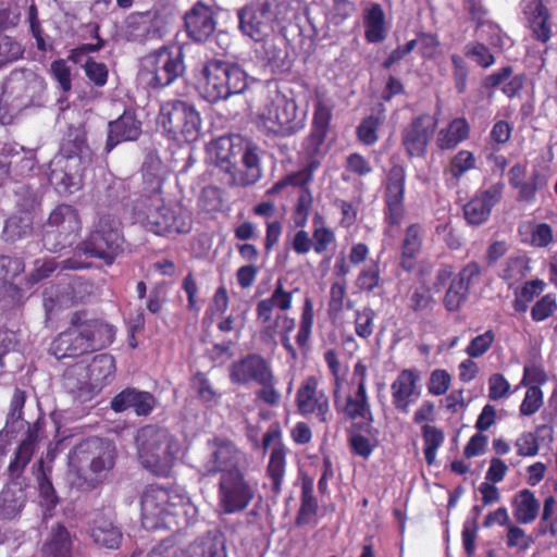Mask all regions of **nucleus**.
<instances>
[{
    "mask_svg": "<svg viewBox=\"0 0 557 557\" xmlns=\"http://www.w3.org/2000/svg\"><path fill=\"white\" fill-rule=\"evenodd\" d=\"M197 513V507L181 490H146L141 498L146 529H180L195 521Z\"/></svg>",
    "mask_w": 557,
    "mask_h": 557,
    "instance_id": "obj_1",
    "label": "nucleus"
},
{
    "mask_svg": "<svg viewBox=\"0 0 557 557\" xmlns=\"http://www.w3.org/2000/svg\"><path fill=\"white\" fill-rule=\"evenodd\" d=\"M216 165L227 176L228 185L248 186L261 176L259 157L239 135L221 136L211 144Z\"/></svg>",
    "mask_w": 557,
    "mask_h": 557,
    "instance_id": "obj_2",
    "label": "nucleus"
},
{
    "mask_svg": "<svg viewBox=\"0 0 557 557\" xmlns=\"http://www.w3.org/2000/svg\"><path fill=\"white\" fill-rule=\"evenodd\" d=\"M135 222L157 236L186 234L191 230L189 214L180 206L164 202L160 193L143 194L133 208Z\"/></svg>",
    "mask_w": 557,
    "mask_h": 557,
    "instance_id": "obj_3",
    "label": "nucleus"
},
{
    "mask_svg": "<svg viewBox=\"0 0 557 557\" xmlns=\"http://www.w3.org/2000/svg\"><path fill=\"white\" fill-rule=\"evenodd\" d=\"M198 79L202 84L205 98L212 103L243 94L248 87L247 74L242 66L221 59L208 60Z\"/></svg>",
    "mask_w": 557,
    "mask_h": 557,
    "instance_id": "obj_4",
    "label": "nucleus"
},
{
    "mask_svg": "<svg viewBox=\"0 0 557 557\" xmlns=\"http://www.w3.org/2000/svg\"><path fill=\"white\" fill-rule=\"evenodd\" d=\"M124 235L120 219L112 214H102L94 222L90 232L77 245L78 253L86 258L102 260L111 265L124 251Z\"/></svg>",
    "mask_w": 557,
    "mask_h": 557,
    "instance_id": "obj_5",
    "label": "nucleus"
},
{
    "mask_svg": "<svg viewBox=\"0 0 557 557\" xmlns=\"http://www.w3.org/2000/svg\"><path fill=\"white\" fill-rule=\"evenodd\" d=\"M141 465L156 475H166L173 465V438L165 428L147 424L135 436Z\"/></svg>",
    "mask_w": 557,
    "mask_h": 557,
    "instance_id": "obj_6",
    "label": "nucleus"
},
{
    "mask_svg": "<svg viewBox=\"0 0 557 557\" xmlns=\"http://www.w3.org/2000/svg\"><path fill=\"white\" fill-rule=\"evenodd\" d=\"M115 448L108 440L97 436L86 438L77 444L69 454V465L78 470L88 468L84 478L87 484H98L103 481L114 466Z\"/></svg>",
    "mask_w": 557,
    "mask_h": 557,
    "instance_id": "obj_7",
    "label": "nucleus"
},
{
    "mask_svg": "<svg viewBox=\"0 0 557 557\" xmlns=\"http://www.w3.org/2000/svg\"><path fill=\"white\" fill-rule=\"evenodd\" d=\"M159 123L175 140L196 141L200 134L201 119L195 107L183 100H170L160 108Z\"/></svg>",
    "mask_w": 557,
    "mask_h": 557,
    "instance_id": "obj_8",
    "label": "nucleus"
},
{
    "mask_svg": "<svg viewBox=\"0 0 557 557\" xmlns=\"http://www.w3.org/2000/svg\"><path fill=\"white\" fill-rule=\"evenodd\" d=\"M230 379L236 384L257 382L262 386L258 396L265 403L274 405L277 399L273 387L274 375L268 361L258 354H248L230 367Z\"/></svg>",
    "mask_w": 557,
    "mask_h": 557,
    "instance_id": "obj_9",
    "label": "nucleus"
},
{
    "mask_svg": "<svg viewBox=\"0 0 557 557\" xmlns=\"http://www.w3.org/2000/svg\"><path fill=\"white\" fill-rule=\"evenodd\" d=\"M79 230L78 213L71 205H59L49 214L44 227V246L58 252L73 244Z\"/></svg>",
    "mask_w": 557,
    "mask_h": 557,
    "instance_id": "obj_10",
    "label": "nucleus"
},
{
    "mask_svg": "<svg viewBox=\"0 0 557 557\" xmlns=\"http://www.w3.org/2000/svg\"><path fill=\"white\" fill-rule=\"evenodd\" d=\"M207 446L210 453L207 472L222 473L219 487H249L237 467L239 451L231 442L215 437L208 441Z\"/></svg>",
    "mask_w": 557,
    "mask_h": 557,
    "instance_id": "obj_11",
    "label": "nucleus"
},
{
    "mask_svg": "<svg viewBox=\"0 0 557 557\" xmlns=\"http://www.w3.org/2000/svg\"><path fill=\"white\" fill-rule=\"evenodd\" d=\"M333 106L323 99L314 102L309 134L301 143L299 158L305 162H320L327 153L326 138L331 131Z\"/></svg>",
    "mask_w": 557,
    "mask_h": 557,
    "instance_id": "obj_12",
    "label": "nucleus"
},
{
    "mask_svg": "<svg viewBox=\"0 0 557 557\" xmlns=\"http://www.w3.org/2000/svg\"><path fill=\"white\" fill-rule=\"evenodd\" d=\"M45 90V81L29 69H15L3 84V95L17 109L38 106Z\"/></svg>",
    "mask_w": 557,
    "mask_h": 557,
    "instance_id": "obj_13",
    "label": "nucleus"
},
{
    "mask_svg": "<svg viewBox=\"0 0 557 557\" xmlns=\"http://www.w3.org/2000/svg\"><path fill=\"white\" fill-rule=\"evenodd\" d=\"M184 52L181 47L174 50L161 47L145 58V66L151 73L149 85L163 88L185 73Z\"/></svg>",
    "mask_w": 557,
    "mask_h": 557,
    "instance_id": "obj_14",
    "label": "nucleus"
},
{
    "mask_svg": "<svg viewBox=\"0 0 557 557\" xmlns=\"http://www.w3.org/2000/svg\"><path fill=\"white\" fill-rule=\"evenodd\" d=\"M115 370L114 358L109 354L96 356L90 366L76 363L67 368L63 374V387L67 393L82 397L89 392V381L96 372L103 377L111 375Z\"/></svg>",
    "mask_w": 557,
    "mask_h": 557,
    "instance_id": "obj_15",
    "label": "nucleus"
},
{
    "mask_svg": "<svg viewBox=\"0 0 557 557\" xmlns=\"http://www.w3.org/2000/svg\"><path fill=\"white\" fill-rule=\"evenodd\" d=\"M438 120L435 115L421 113L411 119L400 132L401 145L409 158H424L433 138Z\"/></svg>",
    "mask_w": 557,
    "mask_h": 557,
    "instance_id": "obj_16",
    "label": "nucleus"
},
{
    "mask_svg": "<svg viewBox=\"0 0 557 557\" xmlns=\"http://www.w3.org/2000/svg\"><path fill=\"white\" fill-rule=\"evenodd\" d=\"M295 404L298 412L304 417H313L321 423L331 419L330 399L325 391L320 387L314 375L306 377L296 392Z\"/></svg>",
    "mask_w": 557,
    "mask_h": 557,
    "instance_id": "obj_17",
    "label": "nucleus"
},
{
    "mask_svg": "<svg viewBox=\"0 0 557 557\" xmlns=\"http://www.w3.org/2000/svg\"><path fill=\"white\" fill-rule=\"evenodd\" d=\"M406 170L393 165L386 177L384 189V221L391 226H399L405 218Z\"/></svg>",
    "mask_w": 557,
    "mask_h": 557,
    "instance_id": "obj_18",
    "label": "nucleus"
},
{
    "mask_svg": "<svg viewBox=\"0 0 557 557\" xmlns=\"http://www.w3.org/2000/svg\"><path fill=\"white\" fill-rule=\"evenodd\" d=\"M505 184L497 182L486 188H479L463 205L462 214L471 226H480L486 223L493 209L502 201Z\"/></svg>",
    "mask_w": 557,
    "mask_h": 557,
    "instance_id": "obj_19",
    "label": "nucleus"
},
{
    "mask_svg": "<svg viewBox=\"0 0 557 557\" xmlns=\"http://www.w3.org/2000/svg\"><path fill=\"white\" fill-rule=\"evenodd\" d=\"M238 27L239 30L249 36L255 41H262L264 52L268 57V60L271 66H274V62L276 59L275 51V33L273 32L270 24H268L262 17H260L259 12L252 5H246L238 10Z\"/></svg>",
    "mask_w": 557,
    "mask_h": 557,
    "instance_id": "obj_20",
    "label": "nucleus"
},
{
    "mask_svg": "<svg viewBox=\"0 0 557 557\" xmlns=\"http://www.w3.org/2000/svg\"><path fill=\"white\" fill-rule=\"evenodd\" d=\"M422 394L421 372L417 368H406L398 372L391 384L393 408L407 414Z\"/></svg>",
    "mask_w": 557,
    "mask_h": 557,
    "instance_id": "obj_21",
    "label": "nucleus"
},
{
    "mask_svg": "<svg viewBox=\"0 0 557 557\" xmlns=\"http://www.w3.org/2000/svg\"><path fill=\"white\" fill-rule=\"evenodd\" d=\"M94 152L87 140V131L82 123L70 124L60 139L54 158L87 168L92 161Z\"/></svg>",
    "mask_w": 557,
    "mask_h": 557,
    "instance_id": "obj_22",
    "label": "nucleus"
},
{
    "mask_svg": "<svg viewBox=\"0 0 557 557\" xmlns=\"http://www.w3.org/2000/svg\"><path fill=\"white\" fill-rule=\"evenodd\" d=\"M85 166L52 158L49 162L48 181L61 196H69L81 189Z\"/></svg>",
    "mask_w": 557,
    "mask_h": 557,
    "instance_id": "obj_23",
    "label": "nucleus"
},
{
    "mask_svg": "<svg viewBox=\"0 0 557 557\" xmlns=\"http://www.w3.org/2000/svg\"><path fill=\"white\" fill-rule=\"evenodd\" d=\"M141 121L135 110L126 109L117 119L108 123V136L104 151L111 152L123 141H135L141 135Z\"/></svg>",
    "mask_w": 557,
    "mask_h": 557,
    "instance_id": "obj_24",
    "label": "nucleus"
},
{
    "mask_svg": "<svg viewBox=\"0 0 557 557\" xmlns=\"http://www.w3.org/2000/svg\"><path fill=\"white\" fill-rule=\"evenodd\" d=\"M278 307V283L270 298L257 305V320L260 323L259 338L263 346L273 355L276 347L278 313L273 317L274 308Z\"/></svg>",
    "mask_w": 557,
    "mask_h": 557,
    "instance_id": "obj_25",
    "label": "nucleus"
},
{
    "mask_svg": "<svg viewBox=\"0 0 557 557\" xmlns=\"http://www.w3.org/2000/svg\"><path fill=\"white\" fill-rule=\"evenodd\" d=\"M70 322L72 325L82 326L91 352L106 348L114 341L115 332L112 325L99 319L88 320L85 312H73Z\"/></svg>",
    "mask_w": 557,
    "mask_h": 557,
    "instance_id": "obj_26",
    "label": "nucleus"
},
{
    "mask_svg": "<svg viewBox=\"0 0 557 557\" xmlns=\"http://www.w3.org/2000/svg\"><path fill=\"white\" fill-rule=\"evenodd\" d=\"M187 36L195 42H206L214 33L216 23L210 7L201 1L195 3L184 15Z\"/></svg>",
    "mask_w": 557,
    "mask_h": 557,
    "instance_id": "obj_27",
    "label": "nucleus"
},
{
    "mask_svg": "<svg viewBox=\"0 0 557 557\" xmlns=\"http://www.w3.org/2000/svg\"><path fill=\"white\" fill-rule=\"evenodd\" d=\"M424 239L425 230L421 223L414 222L405 228L399 248V267L406 273L417 270V259L423 250Z\"/></svg>",
    "mask_w": 557,
    "mask_h": 557,
    "instance_id": "obj_28",
    "label": "nucleus"
},
{
    "mask_svg": "<svg viewBox=\"0 0 557 557\" xmlns=\"http://www.w3.org/2000/svg\"><path fill=\"white\" fill-rule=\"evenodd\" d=\"M49 351L58 360L76 358L91 352L82 326L72 325L60 333L51 343Z\"/></svg>",
    "mask_w": 557,
    "mask_h": 557,
    "instance_id": "obj_29",
    "label": "nucleus"
},
{
    "mask_svg": "<svg viewBox=\"0 0 557 557\" xmlns=\"http://www.w3.org/2000/svg\"><path fill=\"white\" fill-rule=\"evenodd\" d=\"M157 398L149 392L126 387L116 394L110 403L114 412L133 409L137 416H148L157 405Z\"/></svg>",
    "mask_w": 557,
    "mask_h": 557,
    "instance_id": "obj_30",
    "label": "nucleus"
},
{
    "mask_svg": "<svg viewBox=\"0 0 557 557\" xmlns=\"http://www.w3.org/2000/svg\"><path fill=\"white\" fill-rule=\"evenodd\" d=\"M523 14L532 36L542 44L549 41L552 37L550 12L542 0H527Z\"/></svg>",
    "mask_w": 557,
    "mask_h": 557,
    "instance_id": "obj_31",
    "label": "nucleus"
},
{
    "mask_svg": "<svg viewBox=\"0 0 557 557\" xmlns=\"http://www.w3.org/2000/svg\"><path fill=\"white\" fill-rule=\"evenodd\" d=\"M347 420L352 421L351 424H364L369 422L373 424L374 418L371 404L363 384H357L356 392L347 395L344 405L338 409Z\"/></svg>",
    "mask_w": 557,
    "mask_h": 557,
    "instance_id": "obj_32",
    "label": "nucleus"
},
{
    "mask_svg": "<svg viewBox=\"0 0 557 557\" xmlns=\"http://www.w3.org/2000/svg\"><path fill=\"white\" fill-rule=\"evenodd\" d=\"M170 17L169 14L157 9L140 13L139 20L136 23V30L139 33L134 34V39L139 41L161 39L166 33Z\"/></svg>",
    "mask_w": 557,
    "mask_h": 557,
    "instance_id": "obj_33",
    "label": "nucleus"
},
{
    "mask_svg": "<svg viewBox=\"0 0 557 557\" xmlns=\"http://www.w3.org/2000/svg\"><path fill=\"white\" fill-rule=\"evenodd\" d=\"M34 220L32 215L12 212L3 222L0 239L8 245L29 238L34 233Z\"/></svg>",
    "mask_w": 557,
    "mask_h": 557,
    "instance_id": "obj_34",
    "label": "nucleus"
},
{
    "mask_svg": "<svg viewBox=\"0 0 557 557\" xmlns=\"http://www.w3.org/2000/svg\"><path fill=\"white\" fill-rule=\"evenodd\" d=\"M471 127L463 116L455 117L436 134V147L441 151L454 150L461 143L469 139Z\"/></svg>",
    "mask_w": 557,
    "mask_h": 557,
    "instance_id": "obj_35",
    "label": "nucleus"
},
{
    "mask_svg": "<svg viewBox=\"0 0 557 557\" xmlns=\"http://www.w3.org/2000/svg\"><path fill=\"white\" fill-rule=\"evenodd\" d=\"M89 535L98 546L109 549L119 548L123 535L110 517L98 515L89 528Z\"/></svg>",
    "mask_w": 557,
    "mask_h": 557,
    "instance_id": "obj_36",
    "label": "nucleus"
},
{
    "mask_svg": "<svg viewBox=\"0 0 557 557\" xmlns=\"http://www.w3.org/2000/svg\"><path fill=\"white\" fill-rule=\"evenodd\" d=\"M376 433L377 431L373 429V424L369 422L351 424L347 431L351 453L368 459L377 445Z\"/></svg>",
    "mask_w": 557,
    "mask_h": 557,
    "instance_id": "obj_37",
    "label": "nucleus"
},
{
    "mask_svg": "<svg viewBox=\"0 0 557 557\" xmlns=\"http://www.w3.org/2000/svg\"><path fill=\"white\" fill-rule=\"evenodd\" d=\"M307 111L299 109L294 99H281V136H292L304 129Z\"/></svg>",
    "mask_w": 557,
    "mask_h": 557,
    "instance_id": "obj_38",
    "label": "nucleus"
},
{
    "mask_svg": "<svg viewBox=\"0 0 557 557\" xmlns=\"http://www.w3.org/2000/svg\"><path fill=\"white\" fill-rule=\"evenodd\" d=\"M25 263L24 260L15 256H0V282L7 287V292L11 293V296L20 300L22 298V288L15 284V280L24 272Z\"/></svg>",
    "mask_w": 557,
    "mask_h": 557,
    "instance_id": "obj_39",
    "label": "nucleus"
},
{
    "mask_svg": "<svg viewBox=\"0 0 557 557\" xmlns=\"http://www.w3.org/2000/svg\"><path fill=\"white\" fill-rule=\"evenodd\" d=\"M405 301L407 310L417 318L431 315L436 307V300L425 285L410 287Z\"/></svg>",
    "mask_w": 557,
    "mask_h": 557,
    "instance_id": "obj_40",
    "label": "nucleus"
},
{
    "mask_svg": "<svg viewBox=\"0 0 557 557\" xmlns=\"http://www.w3.org/2000/svg\"><path fill=\"white\" fill-rule=\"evenodd\" d=\"M512 515L518 523L530 524L539 516L540 502L530 490H521L511 502Z\"/></svg>",
    "mask_w": 557,
    "mask_h": 557,
    "instance_id": "obj_41",
    "label": "nucleus"
},
{
    "mask_svg": "<svg viewBox=\"0 0 557 557\" xmlns=\"http://www.w3.org/2000/svg\"><path fill=\"white\" fill-rule=\"evenodd\" d=\"M518 232L522 243L535 248H546L554 240L552 226L544 222H525L519 226Z\"/></svg>",
    "mask_w": 557,
    "mask_h": 557,
    "instance_id": "obj_42",
    "label": "nucleus"
},
{
    "mask_svg": "<svg viewBox=\"0 0 557 557\" xmlns=\"http://www.w3.org/2000/svg\"><path fill=\"white\" fill-rule=\"evenodd\" d=\"M476 168V159L472 151L459 150L449 160L448 166L444 170V176L448 186H457L461 177L469 171Z\"/></svg>",
    "mask_w": 557,
    "mask_h": 557,
    "instance_id": "obj_43",
    "label": "nucleus"
},
{
    "mask_svg": "<svg viewBox=\"0 0 557 557\" xmlns=\"http://www.w3.org/2000/svg\"><path fill=\"white\" fill-rule=\"evenodd\" d=\"M42 557H72V540L64 525L57 524L51 529L42 547Z\"/></svg>",
    "mask_w": 557,
    "mask_h": 557,
    "instance_id": "obj_44",
    "label": "nucleus"
},
{
    "mask_svg": "<svg viewBox=\"0 0 557 557\" xmlns=\"http://www.w3.org/2000/svg\"><path fill=\"white\" fill-rule=\"evenodd\" d=\"M26 392L16 387L10 403V410L7 416L5 425L0 434L11 435L20 433L25 426L23 408L25 406Z\"/></svg>",
    "mask_w": 557,
    "mask_h": 557,
    "instance_id": "obj_45",
    "label": "nucleus"
},
{
    "mask_svg": "<svg viewBox=\"0 0 557 557\" xmlns=\"http://www.w3.org/2000/svg\"><path fill=\"white\" fill-rule=\"evenodd\" d=\"M364 37L370 44H377L385 39V14L379 3H373L364 14Z\"/></svg>",
    "mask_w": 557,
    "mask_h": 557,
    "instance_id": "obj_46",
    "label": "nucleus"
},
{
    "mask_svg": "<svg viewBox=\"0 0 557 557\" xmlns=\"http://www.w3.org/2000/svg\"><path fill=\"white\" fill-rule=\"evenodd\" d=\"M15 211L32 215L35 219L42 201V191L38 187L21 185L15 191Z\"/></svg>",
    "mask_w": 557,
    "mask_h": 557,
    "instance_id": "obj_47",
    "label": "nucleus"
},
{
    "mask_svg": "<svg viewBox=\"0 0 557 557\" xmlns=\"http://www.w3.org/2000/svg\"><path fill=\"white\" fill-rule=\"evenodd\" d=\"M259 131L271 141L273 146L277 145L278 135V104L271 98L269 103L261 110L257 122Z\"/></svg>",
    "mask_w": 557,
    "mask_h": 557,
    "instance_id": "obj_48",
    "label": "nucleus"
},
{
    "mask_svg": "<svg viewBox=\"0 0 557 557\" xmlns=\"http://www.w3.org/2000/svg\"><path fill=\"white\" fill-rule=\"evenodd\" d=\"M529 259L524 256L509 257L499 274L509 288L523 281L530 273Z\"/></svg>",
    "mask_w": 557,
    "mask_h": 557,
    "instance_id": "obj_49",
    "label": "nucleus"
},
{
    "mask_svg": "<svg viewBox=\"0 0 557 557\" xmlns=\"http://www.w3.org/2000/svg\"><path fill=\"white\" fill-rule=\"evenodd\" d=\"M546 284L541 278L527 281L523 285L516 289L515 298L512 300V308L517 313H525L529 309V304L534 298L543 293Z\"/></svg>",
    "mask_w": 557,
    "mask_h": 557,
    "instance_id": "obj_50",
    "label": "nucleus"
},
{
    "mask_svg": "<svg viewBox=\"0 0 557 557\" xmlns=\"http://www.w3.org/2000/svg\"><path fill=\"white\" fill-rule=\"evenodd\" d=\"M549 432L553 433V428L547 424H539L535 426V432H523L515 441V448L520 457H534L539 454L540 444L537 435Z\"/></svg>",
    "mask_w": 557,
    "mask_h": 557,
    "instance_id": "obj_51",
    "label": "nucleus"
},
{
    "mask_svg": "<svg viewBox=\"0 0 557 557\" xmlns=\"http://www.w3.org/2000/svg\"><path fill=\"white\" fill-rule=\"evenodd\" d=\"M421 435L423 440V454L425 462L431 466L436 459L437 449L444 444L445 434L440 428L431 424L421 426Z\"/></svg>",
    "mask_w": 557,
    "mask_h": 557,
    "instance_id": "obj_52",
    "label": "nucleus"
},
{
    "mask_svg": "<svg viewBox=\"0 0 557 557\" xmlns=\"http://www.w3.org/2000/svg\"><path fill=\"white\" fill-rule=\"evenodd\" d=\"M24 504V490H2L0 493V518H15L21 512Z\"/></svg>",
    "mask_w": 557,
    "mask_h": 557,
    "instance_id": "obj_53",
    "label": "nucleus"
},
{
    "mask_svg": "<svg viewBox=\"0 0 557 557\" xmlns=\"http://www.w3.org/2000/svg\"><path fill=\"white\" fill-rule=\"evenodd\" d=\"M384 116L368 115L356 127V137L364 146H373L379 140V131L383 125Z\"/></svg>",
    "mask_w": 557,
    "mask_h": 557,
    "instance_id": "obj_54",
    "label": "nucleus"
},
{
    "mask_svg": "<svg viewBox=\"0 0 557 557\" xmlns=\"http://www.w3.org/2000/svg\"><path fill=\"white\" fill-rule=\"evenodd\" d=\"M251 499L249 490H221L220 507L224 513H234L246 508Z\"/></svg>",
    "mask_w": 557,
    "mask_h": 557,
    "instance_id": "obj_55",
    "label": "nucleus"
},
{
    "mask_svg": "<svg viewBox=\"0 0 557 557\" xmlns=\"http://www.w3.org/2000/svg\"><path fill=\"white\" fill-rule=\"evenodd\" d=\"M160 160L157 156L148 153L141 166L144 182L147 184L146 194L160 193L162 188V178L159 174Z\"/></svg>",
    "mask_w": 557,
    "mask_h": 557,
    "instance_id": "obj_56",
    "label": "nucleus"
},
{
    "mask_svg": "<svg viewBox=\"0 0 557 557\" xmlns=\"http://www.w3.org/2000/svg\"><path fill=\"white\" fill-rule=\"evenodd\" d=\"M356 285L360 290L367 293H371L382 286L380 260L372 259L361 269L357 276Z\"/></svg>",
    "mask_w": 557,
    "mask_h": 557,
    "instance_id": "obj_57",
    "label": "nucleus"
},
{
    "mask_svg": "<svg viewBox=\"0 0 557 557\" xmlns=\"http://www.w3.org/2000/svg\"><path fill=\"white\" fill-rule=\"evenodd\" d=\"M468 294L466 285L453 278L443 298L445 309L449 312L458 311L466 302Z\"/></svg>",
    "mask_w": 557,
    "mask_h": 557,
    "instance_id": "obj_58",
    "label": "nucleus"
},
{
    "mask_svg": "<svg viewBox=\"0 0 557 557\" xmlns=\"http://www.w3.org/2000/svg\"><path fill=\"white\" fill-rule=\"evenodd\" d=\"M34 453V447H32L30 440H23L22 443L16 448L14 459L9 465V472L12 480L18 479L30 461Z\"/></svg>",
    "mask_w": 557,
    "mask_h": 557,
    "instance_id": "obj_59",
    "label": "nucleus"
},
{
    "mask_svg": "<svg viewBox=\"0 0 557 557\" xmlns=\"http://www.w3.org/2000/svg\"><path fill=\"white\" fill-rule=\"evenodd\" d=\"M313 325V305L310 298H306L302 307L299 330L296 343L299 348L305 349L308 345Z\"/></svg>",
    "mask_w": 557,
    "mask_h": 557,
    "instance_id": "obj_60",
    "label": "nucleus"
},
{
    "mask_svg": "<svg viewBox=\"0 0 557 557\" xmlns=\"http://www.w3.org/2000/svg\"><path fill=\"white\" fill-rule=\"evenodd\" d=\"M557 311V298L548 293L539 298L531 308V319L534 322H543Z\"/></svg>",
    "mask_w": 557,
    "mask_h": 557,
    "instance_id": "obj_61",
    "label": "nucleus"
},
{
    "mask_svg": "<svg viewBox=\"0 0 557 557\" xmlns=\"http://www.w3.org/2000/svg\"><path fill=\"white\" fill-rule=\"evenodd\" d=\"M544 404V393L540 386H529L519 406L521 417L535 414Z\"/></svg>",
    "mask_w": 557,
    "mask_h": 557,
    "instance_id": "obj_62",
    "label": "nucleus"
},
{
    "mask_svg": "<svg viewBox=\"0 0 557 557\" xmlns=\"http://www.w3.org/2000/svg\"><path fill=\"white\" fill-rule=\"evenodd\" d=\"M496 335L493 330H486L484 333L473 337L465 351L470 358H480L484 356L493 346Z\"/></svg>",
    "mask_w": 557,
    "mask_h": 557,
    "instance_id": "obj_63",
    "label": "nucleus"
},
{
    "mask_svg": "<svg viewBox=\"0 0 557 557\" xmlns=\"http://www.w3.org/2000/svg\"><path fill=\"white\" fill-rule=\"evenodd\" d=\"M556 500L554 496H548L544 500L541 522L539 524V533L545 535L549 533L552 536L557 535V516L554 517Z\"/></svg>",
    "mask_w": 557,
    "mask_h": 557,
    "instance_id": "obj_64",
    "label": "nucleus"
}]
</instances>
